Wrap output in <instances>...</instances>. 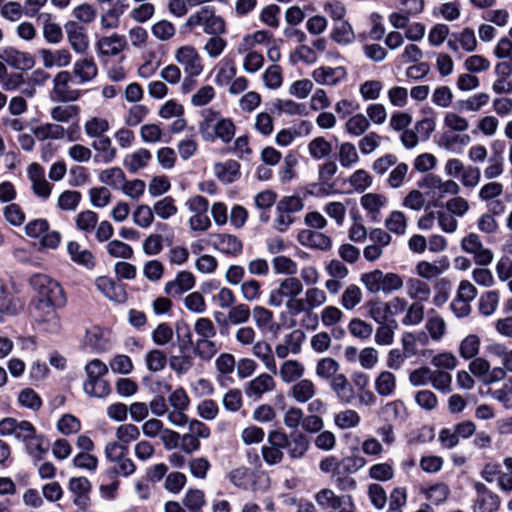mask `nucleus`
Wrapping results in <instances>:
<instances>
[{
	"label": "nucleus",
	"mask_w": 512,
	"mask_h": 512,
	"mask_svg": "<svg viewBox=\"0 0 512 512\" xmlns=\"http://www.w3.org/2000/svg\"><path fill=\"white\" fill-rule=\"evenodd\" d=\"M30 284L36 293L32 316L36 322L43 325V329L50 333H57L61 329V322L56 308L63 307L66 298L61 285L47 275L37 274L31 277Z\"/></svg>",
	"instance_id": "f257e3e1"
},
{
	"label": "nucleus",
	"mask_w": 512,
	"mask_h": 512,
	"mask_svg": "<svg viewBox=\"0 0 512 512\" xmlns=\"http://www.w3.org/2000/svg\"><path fill=\"white\" fill-rule=\"evenodd\" d=\"M0 436L13 437L26 446L27 452L33 457H42L48 447L44 437L37 433L35 426L27 420L6 417L0 420Z\"/></svg>",
	"instance_id": "f03ea898"
},
{
	"label": "nucleus",
	"mask_w": 512,
	"mask_h": 512,
	"mask_svg": "<svg viewBox=\"0 0 512 512\" xmlns=\"http://www.w3.org/2000/svg\"><path fill=\"white\" fill-rule=\"evenodd\" d=\"M199 132L205 141L214 142L216 139L229 143L235 136L236 127L232 119L224 117L213 109L202 111Z\"/></svg>",
	"instance_id": "7ed1b4c3"
},
{
	"label": "nucleus",
	"mask_w": 512,
	"mask_h": 512,
	"mask_svg": "<svg viewBox=\"0 0 512 512\" xmlns=\"http://www.w3.org/2000/svg\"><path fill=\"white\" fill-rule=\"evenodd\" d=\"M303 293V283L296 277H286L279 281L277 287L272 289L268 297V305L273 308H280L283 305L293 315H298L300 298Z\"/></svg>",
	"instance_id": "20e7f679"
},
{
	"label": "nucleus",
	"mask_w": 512,
	"mask_h": 512,
	"mask_svg": "<svg viewBox=\"0 0 512 512\" xmlns=\"http://www.w3.org/2000/svg\"><path fill=\"white\" fill-rule=\"evenodd\" d=\"M360 281L371 294L390 295L400 291L404 286V279L401 275L394 272L385 273L380 269L363 273Z\"/></svg>",
	"instance_id": "39448f33"
},
{
	"label": "nucleus",
	"mask_w": 512,
	"mask_h": 512,
	"mask_svg": "<svg viewBox=\"0 0 512 512\" xmlns=\"http://www.w3.org/2000/svg\"><path fill=\"white\" fill-rule=\"evenodd\" d=\"M188 31L202 28L205 34H224L226 23L224 19L216 15L215 9L211 6H204L192 13L183 25Z\"/></svg>",
	"instance_id": "423d86ee"
},
{
	"label": "nucleus",
	"mask_w": 512,
	"mask_h": 512,
	"mask_svg": "<svg viewBox=\"0 0 512 512\" xmlns=\"http://www.w3.org/2000/svg\"><path fill=\"white\" fill-rule=\"evenodd\" d=\"M86 380L83 384L84 392L90 397L103 398L110 393L108 382L103 379L107 374V365L99 359L91 360L85 366Z\"/></svg>",
	"instance_id": "0eeeda50"
},
{
	"label": "nucleus",
	"mask_w": 512,
	"mask_h": 512,
	"mask_svg": "<svg viewBox=\"0 0 512 512\" xmlns=\"http://www.w3.org/2000/svg\"><path fill=\"white\" fill-rule=\"evenodd\" d=\"M168 422L176 427H181L189 422L187 410L190 406V398L184 388L179 387L167 397Z\"/></svg>",
	"instance_id": "6e6552de"
},
{
	"label": "nucleus",
	"mask_w": 512,
	"mask_h": 512,
	"mask_svg": "<svg viewBox=\"0 0 512 512\" xmlns=\"http://www.w3.org/2000/svg\"><path fill=\"white\" fill-rule=\"evenodd\" d=\"M174 60L185 74L201 75L204 71L203 58L192 44H184L175 49Z\"/></svg>",
	"instance_id": "1a4fd4ad"
},
{
	"label": "nucleus",
	"mask_w": 512,
	"mask_h": 512,
	"mask_svg": "<svg viewBox=\"0 0 512 512\" xmlns=\"http://www.w3.org/2000/svg\"><path fill=\"white\" fill-rule=\"evenodd\" d=\"M74 79L69 71L58 72L52 80V96L53 98L62 103L75 102L80 99L82 92L72 86Z\"/></svg>",
	"instance_id": "9d476101"
},
{
	"label": "nucleus",
	"mask_w": 512,
	"mask_h": 512,
	"mask_svg": "<svg viewBox=\"0 0 512 512\" xmlns=\"http://www.w3.org/2000/svg\"><path fill=\"white\" fill-rule=\"evenodd\" d=\"M25 232L29 237L39 239V244L43 248L55 249L61 240L59 232L49 231L48 222L44 219H35L27 223Z\"/></svg>",
	"instance_id": "9b49d317"
},
{
	"label": "nucleus",
	"mask_w": 512,
	"mask_h": 512,
	"mask_svg": "<svg viewBox=\"0 0 512 512\" xmlns=\"http://www.w3.org/2000/svg\"><path fill=\"white\" fill-rule=\"evenodd\" d=\"M23 308V301L18 295L15 285L0 280V315L14 316Z\"/></svg>",
	"instance_id": "f8f14e48"
},
{
	"label": "nucleus",
	"mask_w": 512,
	"mask_h": 512,
	"mask_svg": "<svg viewBox=\"0 0 512 512\" xmlns=\"http://www.w3.org/2000/svg\"><path fill=\"white\" fill-rule=\"evenodd\" d=\"M74 79V84L82 86L92 82L98 75V66L93 57H84L74 62L69 71Z\"/></svg>",
	"instance_id": "ddd939ff"
},
{
	"label": "nucleus",
	"mask_w": 512,
	"mask_h": 512,
	"mask_svg": "<svg viewBox=\"0 0 512 512\" xmlns=\"http://www.w3.org/2000/svg\"><path fill=\"white\" fill-rule=\"evenodd\" d=\"M35 136L40 140H60L65 136L68 137V140L74 142L79 138V132L73 130L72 127L66 129L61 126L59 123H45L34 129Z\"/></svg>",
	"instance_id": "4468645a"
},
{
	"label": "nucleus",
	"mask_w": 512,
	"mask_h": 512,
	"mask_svg": "<svg viewBox=\"0 0 512 512\" xmlns=\"http://www.w3.org/2000/svg\"><path fill=\"white\" fill-rule=\"evenodd\" d=\"M112 450L104 449L106 459L113 463L114 472L123 477H129L136 471V465L131 458L127 456L128 451L119 450L113 446Z\"/></svg>",
	"instance_id": "2eb2a0df"
},
{
	"label": "nucleus",
	"mask_w": 512,
	"mask_h": 512,
	"mask_svg": "<svg viewBox=\"0 0 512 512\" xmlns=\"http://www.w3.org/2000/svg\"><path fill=\"white\" fill-rule=\"evenodd\" d=\"M275 388L276 382L273 376L269 373H261L246 384L244 392L248 398L260 400L264 394L272 392Z\"/></svg>",
	"instance_id": "dca6fc26"
},
{
	"label": "nucleus",
	"mask_w": 512,
	"mask_h": 512,
	"mask_svg": "<svg viewBox=\"0 0 512 512\" xmlns=\"http://www.w3.org/2000/svg\"><path fill=\"white\" fill-rule=\"evenodd\" d=\"M140 437V429L131 423L119 425L115 430V441H110L105 445L104 449L112 450L113 446H117L119 450L128 451L129 445Z\"/></svg>",
	"instance_id": "f3484780"
},
{
	"label": "nucleus",
	"mask_w": 512,
	"mask_h": 512,
	"mask_svg": "<svg viewBox=\"0 0 512 512\" xmlns=\"http://www.w3.org/2000/svg\"><path fill=\"white\" fill-rule=\"evenodd\" d=\"M0 59L16 70H29L34 66V59L29 53L11 46L0 49Z\"/></svg>",
	"instance_id": "a211bd4d"
},
{
	"label": "nucleus",
	"mask_w": 512,
	"mask_h": 512,
	"mask_svg": "<svg viewBox=\"0 0 512 512\" xmlns=\"http://www.w3.org/2000/svg\"><path fill=\"white\" fill-rule=\"evenodd\" d=\"M447 46L452 52H458L459 49L465 52H473L477 48V38L475 32L470 27H465L459 32L450 35Z\"/></svg>",
	"instance_id": "6ab92c4d"
},
{
	"label": "nucleus",
	"mask_w": 512,
	"mask_h": 512,
	"mask_svg": "<svg viewBox=\"0 0 512 512\" xmlns=\"http://www.w3.org/2000/svg\"><path fill=\"white\" fill-rule=\"evenodd\" d=\"M27 174L33 193L43 199L49 198L53 186L46 180L44 169L39 164L32 163L28 166Z\"/></svg>",
	"instance_id": "aec40b11"
},
{
	"label": "nucleus",
	"mask_w": 512,
	"mask_h": 512,
	"mask_svg": "<svg viewBox=\"0 0 512 512\" xmlns=\"http://www.w3.org/2000/svg\"><path fill=\"white\" fill-rule=\"evenodd\" d=\"M328 300L326 291L316 287V285L307 287L304 292V298H300L298 315L301 313H311L313 310L323 306Z\"/></svg>",
	"instance_id": "412c9836"
},
{
	"label": "nucleus",
	"mask_w": 512,
	"mask_h": 512,
	"mask_svg": "<svg viewBox=\"0 0 512 512\" xmlns=\"http://www.w3.org/2000/svg\"><path fill=\"white\" fill-rule=\"evenodd\" d=\"M81 113V108L76 104L70 102L58 104L50 109V118L57 123H70L75 122L73 130L77 132L78 121Z\"/></svg>",
	"instance_id": "4be33fe9"
},
{
	"label": "nucleus",
	"mask_w": 512,
	"mask_h": 512,
	"mask_svg": "<svg viewBox=\"0 0 512 512\" xmlns=\"http://www.w3.org/2000/svg\"><path fill=\"white\" fill-rule=\"evenodd\" d=\"M195 277L189 271H180L173 280L166 282L164 292L171 297H179L195 286Z\"/></svg>",
	"instance_id": "5701e85b"
},
{
	"label": "nucleus",
	"mask_w": 512,
	"mask_h": 512,
	"mask_svg": "<svg viewBox=\"0 0 512 512\" xmlns=\"http://www.w3.org/2000/svg\"><path fill=\"white\" fill-rule=\"evenodd\" d=\"M297 240L303 246L320 251H329L332 248V239L328 235L311 229H303L298 233Z\"/></svg>",
	"instance_id": "b1692460"
},
{
	"label": "nucleus",
	"mask_w": 512,
	"mask_h": 512,
	"mask_svg": "<svg viewBox=\"0 0 512 512\" xmlns=\"http://www.w3.org/2000/svg\"><path fill=\"white\" fill-rule=\"evenodd\" d=\"M317 394V387L314 381L308 378H302L292 384L289 388L288 396L298 404H306Z\"/></svg>",
	"instance_id": "393cba45"
},
{
	"label": "nucleus",
	"mask_w": 512,
	"mask_h": 512,
	"mask_svg": "<svg viewBox=\"0 0 512 512\" xmlns=\"http://www.w3.org/2000/svg\"><path fill=\"white\" fill-rule=\"evenodd\" d=\"M347 76L343 66L327 67L321 66L312 72V78L320 85L336 86Z\"/></svg>",
	"instance_id": "a878e982"
},
{
	"label": "nucleus",
	"mask_w": 512,
	"mask_h": 512,
	"mask_svg": "<svg viewBox=\"0 0 512 512\" xmlns=\"http://www.w3.org/2000/svg\"><path fill=\"white\" fill-rule=\"evenodd\" d=\"M330 388L337 399L344 404H351L356 399V393L353 385L346 375L340 373L334 376L330 381Z\"/></svg>",
	"instance_id": "bb28decb"
},
{
	"label": "nucleus",
	"mask_w": 512,
	"mask_h": 512,
	"mask_svg": "<svg viewBox=\"0 0 512 512\" xmlns=\"http://www.w3.org/2000/svg\"><path fill=\"white\" fill-rule=\"evenodd\" d=\"M126 46V38L119 34L103 36L96 43L99 54L103 56H116L120 54Z\"/></svg>",
	"instance_id": "cd10ccee"
},
{
	"label": "nucleus",
	"mask_w": 512,
	"mask_h": 512,
	"mask_svg": "<svg viewBox=\"0 0 512 512\" xmlns=\"http://www.w3.org/2000/svg\"><path fill=\"white\" fill-rule=\"evenodd\" d=\"M91 146L95 151V162L109 164L116 159L117 149L113 146L112 140L109 136L95 139Z\"/></svg>",
	"instance_id": "c85d7f7f"
},
{
	"label": "nucleus",
	"mask_w": 512,
	"mask_h": 512,
	"mask_svg": "<svg viewBox=\"0 0 512 512\" xmlns=\"http://www.w3.org/2000/svg\"><path fill=\"white\" fill-rule=\"evenodd\" d=\"M406 294L409 299L417 303H425L431 297L430 285L420 278L410 277L406 283Z\"/></svg>",
	"instance_id": "c756f323"
},
{
	"label": "nucleus",
	"mask_w": 512,
	"mask_h": 512,
	"mask_svg": "<svg viewBox=\"0 0 512 512\" xmlns=\"http://www.w3.org/2000/svg\"><path fill=\"white\" fill-rule=\"evenodd\" d=\"M344 496L337 495L330 488H322L314 495L316 505L325 512H334L343 505Z\"/></svg>",
	"instance_id": "7c9ffc66"
},
{
	"label": "nucleus",
	"mask_w": 512,
	"mask_h": 512,
	"mask_svg": "<svg viewBox=\"0 0 512 512\" xmlns=\"http://www.w3.org/2000/svg\"><path fill=\"white\" fill-rule=\"evenodd\" d=\"M213 247L219 252L237 256L242 252V241L232 234L221 233L213 237Z\"/></svg>",
	"instance_id": "2f4dec72"
},
{
	"label": "nucleus",
	"mask_w": 512,
	"mask_h": 512,
	"mask_svg": "<svg viewBox=\"0 0 512 512\" xmlns=\"http://www.w3.org/2000/svg\"><path fill=\"white\" fill-rule=\"evenodd\" d=\"M305 366L296 359L284 360L279 367V377L285 384H294L302 379L305 374Z\"/></svg>",
	"instance_id": "473e14b6"
},
{
	"label": "nucleus",
	"mask_w": 512,
	"mask_h": 512,
	"mask_svg": "<svg viewBox=\"0 0 512 512\" xmlns=\"http://www.w3.org/2000/svg\"><path fill=\"white\" fill-rule=\"evenodd\" d=\"M449 268V259L447 257H442L434 263L424 260L420 261L417 263L415 270L419 277L429 280L445 273Z\"/></svg>",
	"instance_id": "72a5a7b5"
},
{
	"label": "nucleus",
	"mask_w": 512,
	"mask_h": 512,
	"mask_svg": "<svg viewBox=\"0 0 512 512\" xmlns=\"http://www.w3.org/2000/svg\"><path fill=\"white\" fill-rule=\"evenodd\" d=\"M42 64L45 68L49 69L54 66L66 67L71 63L72 56L67 49H58L51 51L49 49H42L39 52Z\"/></svg>",
	"instance_id": "f704fd0d"
},
{
	"label": "nucleus",
	"mask_w": 512,
	"mask_h": 512,
	"mask_svg": "<svg viewBox=\"0 0 512 512\" xmlns=\"http://www.w3.org/2000/svg\"><path fill=\"white\" fill-rule=\"evenodd\" d=\"M252 353L259 359L264 367L271 373H277V365L272 352L271 345L266 341L260 340L252 344Z\"/></svg>",
	"instance_id": "c9c22d12"
},
{
	"label": "nucleus",
	"mask_w": 512,
	"mask_h": 512,
	"mask_svg": "<svg viewBox=\"0 0 512 512\" xmlns=\"http://www.w3.org/2000/svg\"><path fill=\"white\" fill-rule=\"evenodd\" d=\"M397 387L396 376L388 370L381 371L374 380V389L381 397H389L394 394Z\"/></svg>",
	"instance_id": "e433bc0d"
},
{
	"label": "nucleus",
	"mask_w": 512,
	"mask_h": 512,
	"mask_svg": "<svg viewBox=\"0 0 512 512\" xmlns=\"http://www.w3.org/2000/svg\"><path fill=\"white\" fill-rule=\"evenodd\" d=\"M497 79L492 84V90L496 94L508 93L511 85L509 80L512 74V67L507 62L498 63L495 67Z\"/></svg>",
	"instance_id": "4c0bfd02"
},
{
	"label": "nucleus",
	"mask_w": 512,
	"mask_h": 512,
	"mask_svg": "<svg viewBox=\"0 0 512 512\" xmlns=\"http://www.w3.org/2000/svg\"><path fill=\"white\" fill-rule=\"evenodd\" d=\"M488 356L497 358L501 367L512 373V349L501 342H491L486 346Z\"/></svg>",
	"instance_id": "58836bf2"
},
{
	"label": "nucleus",
	"mask_w": 512,
	"mask_h": 512,
	"mask_svg": "<svg viewBox=\"0 0 512 512\" xmlns=\"http://www.w3.org/2000/svg\"><path fill=\"white\" fill-rule=\"evenodd\" d=\"M152 159V154L145 148H140L125 156L123 165L132 173H137L139 170L146 167Z\"/></svg>",
	"instance_id": "ea45409f"
},
{
	"label": "nucleus",
	"mask_w": 512,
	"mask_h": 512,
	"mask_svg": "<svg viewBox=\"0 0 512 512\" xmlns=\"http://www.w3.org/2000/svg\"><path fill=\"white\" fill-rule=\"evenodd\" d=\"M67 252L73 262L82 265L88 269H91L95 265L94 256L92 253L82 248V246L76 241H70L67 245Z\"/></svg>",
	"instance_id": "a19ab883"
},
{
	"label": "nucleus",
	"mask_w": 512,
	"mask_h": 512,
	"mask_svg": "<svg viewBox=\"0 0 512 512\" xmlns=\"http://www.w3.org/2000/svg\"><path fill=\"white\" fill-rule=\"evenodd\" d=\"M214 174L223 183L229 184L240 177V165L234 160L214 165Z\"/></svg>",
	"instance_id": "79ce46f5"
},
{
	"label": "nucleus",
	"mask_w": 512,
	"mask_h": 512,
	"mask_svg": "<svg viewBox=\"0 0 512 512\" xmlns=\"http://www.w3.org/2000/svg\"><path fill=\"white\" fill-rule=\"evenodd\" d=\"M95 285L97 289L110 300L121 301L124 296L122 287L116 284L110 277H98L95 280Z\"/></svg>",
	"instance_id": "37998d69"
},
{
	"label": "nucleus",
	"mask_w": 512,
	"mask_h": 512,
	"mask_svg": "<svg viewBox=\"0 0 512 512\" xmlns=\"http://www.w3.org/2000/svg\"><path fill=\"white\" fill-rule=\"evenodd\" d=\"M68 42L72 49L79 54L84 53L89 47V39L82 27L75 24L67 28Z\"/></svg>",
	"instance_id": "c03bdc74"
},
{
	"label": "nucleus",
	"mask_w": 512,
	"mask_h": 512,
	"mask_svg": "<svg viewBox=\"0 0 512 512\" xmlns=\"http://www.w3.org/2000/svg\"><path fill=\"white\" fill-rule=\"evenodd\" d=\"M360 202L363 208L371 214V218L376 220L381 209L387 204V198L384 195L367 193L361 197Z\"/></svg>",
	"instance_id": "a18cd8bd"
},
{
	"label": "nucleus",
	"mask_w": 512,
	"mask_h": 512,
	"mask_svg": "<svg viewBox=\"0 0 512 512\" xmlns=\"http://www.w3.org/2000/svg\"><path fill=\"white\" fill-rule=\"evenodd\" d=\"M310 446V442L308 438L302 433H296L291 435V438L288 441L286 446L288 455L292 459H300L302 458L306 452L308 451Z\"/></svg>",
	"instance_id": "49530a36"
},
{
	"label": "nucleus",
	"mask_w": 512,
	"mask_h": 512,
	"mask_svg": "<svg viewBox=\"0 0 512 512\" xmlns=\"http://www.w3.org/2000/svg\"><path fill=\"white\" fill-rule=\"evenodd\" d=\"M98 178L102 184L110 186L113 189L120 190L122 184L126 179V176L121 168L110 167L102 170L99 173Z\"/></svg>",
	"instance_id": "de8ad7c7"
},
{
	"label": "nucleus",
	"mask_w": 512,
	"mask_h": 512,
	"mask_svg": "<svg viewBox=\"0 0 512 512\" xmlns=\"http://www.w3.org/2000/svg\"><path fill=\"white\" fill-rule=\"evenodd\" d=\"M110 129L109 121L102 117H91L84 123V131L89 138H100L106 136L105 133Z\"/></svg>",
	"instance_id": "09e8293b"
},
{
	"label": "nucleus",
	"mask_w": 512,
	"mask_h": 512,
	"mask_svg": "<svg viewBox=\"0 0 512 512\" xmlns=\"http://www.w3.org/2000/svg\"><path fill=\"white\" fill-rule=\"evenodd\" d=\"M386 229L398 236H402L406 233L408 223L407 217L402 211H392L385 219Z\"/></svg>",
	"instance_id": "8fccbe9b"
},
{
	"label": "nucleus",
	"mask_w": 512,
	"mask_h": 512,
	"mask_svg": "<svg viewBox=\"0 0 512 512\" xmlns=\"http://www.w3.org/2000/svg\"><path fill=\"white\" fill-rule=\"evenodd\" d=\"M331 38L341 45H347L354 41L355 34L352 26L346 20L335 22Z\"/></svg>",
	"instance_id": "3c124183"
},
{
	"label": "nucleus",
	"mask_w": 512,
	"mask_h": 512,
	"mask_svg": "<svg viewBox=\"0 0 512 512\" xmlns=\"http://www.w3.org/2000/svg\"><path fill=\"white\" fill-rule=\"evenodd\" d=\"M220 347L212 338L197 339L194 345L195 355L203 360L210 361L218 353Z\"/></svg>",
	"instance_id": "603ef678"
},
{
	"label": "nucleus",
	"mask_w": 512,
	"mask_h": 512,
	"mask_svg": "<svg viewBox=\"0 0 512 512\" xmlns=\"http://www.w3.org/2000/svg\"><path fill=\"white\" fill-rule=\"evenodd\" d=\"M82 200V194L76 190H64L57 198V207L64 212L76 211Z\"/></svg>",
	"instance_id": "864d4df0"
},
{
	"label": "nucleus",
	"mask_w": 512,
	"mask_h": 512,
	"mask_svg": "<svg viewBox=\"0 0 512 512\" xmlns=\"http://www.w3.org/2000/svg\"><path fill=\"white\" fill-rule=\"evenodd\" d=\"M309 155L315 160H322L332 153V144L324 137L312 139L307 146Z\"/></svg>",
	"instance_id": "5fc2aeb1"
},
{
	"label": "nucleus",
	"mask_w": 512,
	"mask_h": 512,
	"mask_svg": "<svg viewBox=\"0 0 512 512\" xmlns=\"http://www.w3.org/2000/svg\"><path fill=\"white\" fill-rule=\"evenodd\" d=\"M356 147L351 142H343L338 146V160L343 168H350L359 162Z\"/></svg>",
	"instance_id": "6e6d98bb"
},
{
	"label": "nucleus",
	"mask_w": 512,
	"mask_h": 512,
	"mask_svg": "<svg viewBox=\"0 0 512 512\" xmlns=\"http://www.w3.org/2000/svg\"><path fill=\"white\" fill-rule=\"evenodd\" d=\"M210 37L207 38L203 45V51L207 55L208 58L216 59L227 47L226 39L222 38V34H209Z\"/></svg>",
	"instance_id": "4d7b16f0"
},
{
	"label": "nucleus",
	"mask_w": 512,
	"mask_h": 512,
	"mask_svg": "<svg viewBox=\"0 0 512 512\" xmlns=\"http://www.w3.org/2000/svg\"><path fill=\"white\" fill-rule=\"evenodd\" d=\"M362 299L363 293L361 288L355 284H350L343 291L340 303L345 310L350 311L358 306Z\"/></svg>",
	"instance_id": "13d9d810"
},
{
	"label": "nucleus",
	"mask_w": 512,
	"mask_h": 512,
	"mask_svg": "<svg viewBox=\"0 0 512 512\" xmlns=\"http://www.w3.org/2000/svg\"><path fill=\"white\" fill-rule=\"evenodd\" d=\"M339 369L340 365L335 359L325 357L317 361L315 373L317 377L331 381L334 376L339 374L337 373Z\"/></svg>",
	"instance_id": "bf43d9fd"
},
{
	"label": "nucleus",
	"mask_w": 512,
	"mask_h": 512,
	"mask_svg": "<svg viewBox=\"0 0 512 512\" xmlns=\"http://www.w3.org/2000/svg\"><path fill=\"white\" fill-rule=\"evenodd\" d=\"M443 126L449 131L464 133L469 128V121L466 117L454 111H449L443 116Z\"/></svg>",
	"instance_id": "052dcab7"
},
{
	"label": "nucleus",
	"mask_w": 512,
	"mask_h": 512,
	"mask_svg": "<svg viewBox=\"0 0 512 512\" xmlns=\"http://www.w3.org/2000/svg\"><path fill=\"white\" fill-rule=\"evenodd\" d=\"M481 340L476 334L467 335L459 345V354L466 360L473 359L480 351Z\"/></svg>",
	"instance_id": "680f3d73"
},
{
	"label": "nucleus",
	"mask_w": 512,
	"mask_h": 512,
	"mask_svg": "<svg viewBox=\"0 0 512 512\" xmlns=\"http://www.w3.org/2000/svg\"><path fill=\"white\" fill-rule=\"evenodd\" d=\"M153 211L158 218L167 220L177 214L178 208L175 204L174 198L171 196H165L154 203Z\"/></svg>",
	"instance_id": "e2e57ef3"
},
{
	"label": "nucleus",
	"mask_w": 512,
	"mask_h": 512,
	"mask_svg": "<svg viewBox=\"0 0 512 512\" xmlns=\"http://www.w3.org/2000/svg\"><path fill=\"white\" fill-rule=\"evenodd\" d=\"M151 33L157 40L167 42L175 36L176 27L172 22L161 19L151 26Z\"/></svg>",
	"instance_id": "0e129e2a"
},
{
	"label": "nucleus",
	"mask_w": 512,
	"mask_h": 512,
	"mask_svg": "<svg viewBox=\"0 0 512 512\" xmlns=\"http://www.w3.org/2000/svg\"><path fill=\"white\" fill-rule=\"evenodd\" d=\"M423 493L427 500L431 501L435 505H439L448 499L450 495V488L447 484L438 482L423 490Z\"/></svg>",
	"instance_id": "69168bd1"
},
{
	"label": "nucleus",
	"mask_w": 512,
	"mask_h": 512,
	"mask_svg": "<svg viewBox=\"0 0 512 512\" xmlns=\"http://www.w3.org/2000/svg\"><path fill=\"white\" fill-rule=\"evenodd\" d=\"M369 127V120L361 113L351 116L345 123L346 132L356 137L363 135Z\"/></svg>",
	"instance_id": "338daca9"
},
{
	"label": "nucleus",
	"mask_w": 512,
	"mask_h": 512,
	"mask_svg": "<svg viewBox=\"0 0 512 512\" xmlns=\"http://www.w3.org/2000/svg\"><path fill=\"white\" fill-rule=\"evenodd\" d=\"M499 304V293L495 290L483 293L479 298L478 308L483 316H491Z\"/></svg>",
	"instance_id": "774afa93"
}]
</instances>
